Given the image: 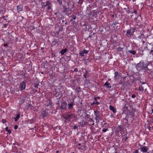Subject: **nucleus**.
I'll return each instance as SVG.
<instances>
[{"instance_id": "obj_36", "label": "nucleus", "mask_w": 153, "mask_h": 153, "mask_svg": "<svg viewBox=\"0 0 153 153\" xmlns=\"http://www.w3.org/2000/svg\"><path fill=\"white\" fill-rule=\"evenodd\" d=\"M51 8V7L49 6H48L47 7V10H50Z\"/></svg>"}, {"instance_id": "obj_23", "label": "nucleus", "mask_w": 153, "mask_h": 153, "mask_svg": "<svg viewBox=\"0 0 153 153\" xmlns=\"http://www.w3.org/2000/svg\"><path fill=\"white\" fill-rule=\"evenodd\" d=\"M63 117L66 120H69L68 116V114L66 115V116L65 117Z\"/></svg>"}, {"instance_id": "obj_21", "label": "nucleus", "mask_w": 153, "mask_h": 153, "mask_svg": "<svg viewBox=\"0 0 153 153\" xmlns=\"http://www.w3.org/2000/svg\"><path fill=\"white\" fill-rule=\"evenodd\" d=\"M25 100L24 99H21L19 101V103L20 104H22L25 102Z\"/></svg>"}, {"instance_id": "obj_48", "label": "nucleus", "mask_w": 153, "mask_h": 153, "mask_svg": "<svg viewBox=\"0 0 153 153\" xmlns=\"http://www.w3.org/2000/svg\"><path fill=\"white\" fill-rule=\"evenodd\" d=\"M122 50H123V49H122V48H120V51H122Z\"/></svg>"}, {"instance_id": "obj_7", "label": "nucleus", "mask_w": 153, "mask_h": 153, "mask_svg": "<svg viewBox=\"0 0 153 153\" xmlns=\"http://www.w3.org/2000/svg\"><path fill=\"white\" fill-rule=\"evenodd\" d=\"M67 105L66 102L65 101H63L60 106L61 108L62 109H65Z\"/></svg>"}, {"instance_id": "obj_15", "label": "nucleus", "mask_w": 153, "mask_h": 153, "mask_svg": "<svg viewBox=\"0 0 153 153\" xmlns=\"http://www.w3.org/2000/svg\"><path fill=\"white\" fill-rule=\"evenodd\" d=\"M73 103L72 102L68 104V108L69 109H72L73 108Z\"/></svg>"}, {"instance_id": "obj_39", "label": "nucleus", "mask_w": 153, "mask_h": 153, "mask_svg": "<svg viewBox=\"0 0 153 153\" xmlns=\"http://www.w3.org/2000/svg\"><path fill=\"white\" fill-rule=\"evenodd\" d=\"M133 13H134L135 14H136L137 13V11L136 10H134L133 11Z\"/></svg>"}, {"instance_id": "obj_26", "label": "nucleus", "mask_w": 153, "mask_h": 153, "mask_svg": "<svg viewBox=\"0 0 153 153\" xmlns=\"http://www.w3.org/2000/svg\"><path fill=\"white\" fill-rule=\"evenodd\" d=\"M57 1L59 4H62V1L61 0H58Z\"/></svg>"}, {"instance_id": "obj_47", "label": "nucleus", "mask_w": 153, "mask_h": 153, "mask_svg": "<svg viewBox=\"0 0 153 153\" xmlns=\"http://www.w3.org/2000/svg\"><path fill=\"white\" fill-rule=\"evenodd\" d=\"M142 42H143V44L144 43H145V42L144 41H142Z\"/></svg>"}, {"instance_id": "obj_35", "label": "nucleus", "mask_w": 153, "mask_h": 153, "mask_svg": "<svg viewBox=\"0 0 153 153\" xmlns=\"http://www.w3.org/2000/svg\"><path fill=\"white\" fill-rule=\"evenodd\" d=\"M17 128H18V126L17 125H16L14 127V129H17Z\"/></svg>"}, {"instance_id": "obj_37", "label": "nucleus", "mask_w": 153, "mask_h": 153, "mask_svg": "<svg viewBox=\"0 0 153 153\" xmlns=\"http://www.w3.org/2000/svg\"><path fill=\"white\" fill-rule=\"evenodd\" d=\"M79 124L82 127L83 126V125L82 124V123H81V122H80L79 123Z\"/></svg>"}, {"instance_id": "obj_24", "label": "nucleus", "mask_w": 153, "mask_h": 153, "mask_svg": "<svg viewBox=\"0 0 153 153\" xmlns=\"http://www.w3.org/2000/svg\"><path fill=\"white\" fill-rule=\"evenodd\" d=\"M117 129L119 130V131H118V132H119V131H120L122 130V128L120 126H119L118 127V128H117Z\"/></svg>"}, {"instance_id": "obj_51", "label": "nucleus", "mask_w": 153, "mask_h": 153, "mask_svg": "<svg viewBox=\"0 0 153 153\" xmlns=\"http://www.w3.org/2000/svg\"><path fill=\"white\" fill-rule=\"evenodd\" d=\"M153 50H151V52H153Z\"/></svg>"}, {"instance_id": "obj_14", "label": "nucleus", "mask_w": 153, "mask_h": 153, "mask_svg": "<svg viewBox=\"0 0 153 153\" xmlns=\"http://www.w3.org/2000/svg\"><path fill=\"white\" fill-rule=\"evenodd\" d=\"M17 9L19 12L21 11L22 10L23 7L19 5L17 7Z\"/></svg>"}, {"instance_id": "obj_9", "label": "nucleus", "mask_w": 153, "mask_h": 153, "mask_svg": "<svg viewBox=\"0 0 153 153\" xmlns=\"http://www.w3.org/2000/svg\"><path fill=\"white\" fill-rule=\"evenodd\" d=\"M148 149L146 146H143L141 148V151L143 152H147Z\"/></svg>"}, {"instance_id": "obj_34", "label": "nucleus", "mask_w": 153, "mask_h": 153, "mask_svg": "<svg viewBox=\"0 0 153 153\" xmlns=\"http://www.w3.org/2000/svg\"><path fill=\"white\" fill-rule=\"evenodd\" d=\"M74 71L76 72L78 71V69L76 68H75L74 69Z\"/></svg>"}, {"instance_id": "obj_33", "label": "nucleus", "mask_w": 153, "mask_h": 153, "mask_svg": "<svg viewBox=\"0 0 153 153\" xmlns=\"http://www.w3.org/2000/svg\"><path fill=\"white\" fill-rule=\"evenodd\" d=\"M134 153H138V150H135Z\"/></svg>"}, {"instance_id": "obj_53", "label": "nucleus", "mask_w": 153, "mask_h": 153, "mask_svg": "<svg viewBox=\"0 0 153 153\" xmlns=\"http://www.w3.org/2000/svg\"><path fill=\"white\" fill-rule=\"evenodd\" d=\"M152 112H153V110H152Z\"/></svg>"}, {"instance_id": "obj_19", "label": "nucleus", "mask_w": 153, "mask_h": 153, "mask_svg": "<svg viewBox=\"0 0 153 153\" xmlns=\"http://www.w3.org/2000/svg\"><path fill=\"white\" fill-rule=\"evenodd\" d=\"M144 35L143 33H141L139 36L138 37V38L139 39H141L143 37Z\"/></svg>"}, {"instance_id": "obj_54", "label": "nucleus", "mask_w": 153, "mask_h": 153, "mask_svg": "<svg viewBox=\"0 0 153 153\" xmlns=\"http://www.w3.org/2000/svg\"><path fill=\"white\" fill-rule=\"evenodd\" d=\"M146 48H147V47L146 46L145 47Z\"/></svg>"}, {"instance_id": "obj_44", "label": "nucleus", "mask_w": 153, "mask_h": 153, "mask_svg": "<svg viewBox=\"0 0 153 153\" xmlns=\"http://www.w3.org/2000/svg\"><path fill=\"white\" fill-rule=\"evenodd\" d=\"M7 44H5L4 45V46H7Z\"/></svg>"}, {"instance_id": "obj_8", "label": "nucleus", "mask_w": 153, "mask_h": 153, "mask_svg": "<svg viewBox=\"0 0 153 153\" xmlns=\"http://www.w3.org/2000/svg\"><path fill=\"white\" fill-rule=\"evenodd\" d=\"M89 52V51H87L85 50H84L82 51H80L79 52V54L81 56H84V54L87 53Z\"/></svg>"}, {"instance_id": "obj_10", "label": "nucleus", "mask_w": 153, "mask_h": 153, "mask_svg": "<svg viewBox=\"0 0 153 153\" xmlns=\"http://www.w3.org/2000/svg\"><path fill=\"white\" fill-rule=\"evenodd\" d=\"M88 123L90 126H93L94 124V121L92 119L90 118L89 120Z\"/></svg>"}, {"instance_id": "obj_17", "label": "nucleus", "mask_w": 153, "mask_h": 153, "mask_svg": "<svg viewBox=\"0 0 153 153\" xmlns=\"http://www.w3.org/2000/svg\"><path fill=\"white\" fill-rule=\"evenodd\" d=\"M20 116V114H18L16 116V117H15L14 118H15V121L16 122L17 121L18 119L19 118Z\"/></svg>"}, {"instance_id": "obj_18", "label": "nucleus", "mask_w": 153, "mask_h": 153, "mask_svg": "<svg viewBox=\"0 0 153 153\" xmlns=\"http://www.w3.org/2000/svg\"><path fill=\"white\" fill-rule=\"evenodd\" d=\"M128 52L132 54L133 55H134L136 53V52L134 50H130L128 51Z\"/></svg>"}, {"instance_id": "obj_3", "label": "nucleus", "mask_w": 153, "mask_h": 153, "mask_svg": "<svg viewBox=\"0 0 153 153\" xmlns=\"http://www.w3.org/2000/svg\"><path fill=\"white\" fill-rule=\"evenodd\" d=\"M143 62L141 61L137 64L136 67L138 70L140 71L143 69Z\"/></svg>"}, {"instance_id": "obj_28", "label": "nucleus", "mask_w": 153, "mask_h": 153, "mask_svg": "<svg viewBox=\"0 0 153 153\" xmlns=\"http://www.w3.org/2000/svg\"><path fill=\"white\" fill-rule=\"evenodd\" d=\"M2 122L3 123H4L6 122V120L5 119H3L2 120Z\"/></svg>"}, {"instance_id": "obj_12", "label": "nucleus", "mask_w": 153, "mask_h": 153, "mask_svg": "<svg viewBox=\"0 0 153 153\" xmlns=\"http://www.w3.org/2000/svg\"><path fill=\"white\" fill-rule=\"evenodd\" d=\"M109 109L110 110L112 111L114 113L116 112V110L111 105H110L109 107Z\"/></svg>"}, {"instance_id": "obj_52", "label": "nucleus", "mask_w": 153, "mask_h": 153, "mask_svg": "<svg viewBox=\"0 0 153 153\" xmlns=\"http://www.w3.org/2000/svg\"><path fill=\"white\" fill-rule=\"evenodd\" d=\"M47 6V5H46H46H45L44 6Z\"/></svg>"}, {"instance_id": "obj_41", "label": "nucleus", "mask_w": 153, "mask_h": 153, "mask_svg": "<svg viewBox=\"0 0 153 153\" xmlns=\"http://www.w3.org/2000/svg\"><path fill=\"white\" fill-rule=\"evenodd\" d=\"M131 115L132 116V117H134V113H131Z\"/></svg>"}, {"instance_id": "obj_16", "label": "nucleus", "mask_w": 153, "mask_h": 153, "mask_svg": "<svg viewBox=\"0 0 153 153\" xmlns=\"http://www.w3.org/2000/svg\"><path fill=\"white\" fill-rule=\"evenodd\" d=\"M67 50L66 49H63L61 51L60 53L62 54L63 55L67 51Z\"/></svg>"}, {"instance_id": "obj_22", "label": "nucleus", "mask_w": 153, "mask_h": 153, "mask_svg": "<svg viewBox=\"0 0 153 153\" xmlns=\"http://www.w3.org/2000/svg\"><path fill=\"white\" fill-rule=\"evenodd\" d=\"M31 104L30 103L28 104L26 106V108L28 109L29 108H30V106H31Z\"/></svg>"}, {"instance_id": "obj_25", "label": "nucleus", "mask_w": 153, "mask_h": 153, "mask_svg": "<svg viewBox=\"0 0 153 153\" xmlns=\"http://www.w3.org/2000/svg\"><path fill=\"white\" fill-rule=\"evenodd\" d=\"M39 85V84L37 83V84H36L34 85V87L36 88H37L38 87V86Z\"/></svg>"}, {"instance_id": "obj_32", "label": "nucleus", "mask_w": 153, "mask_h": 153, "mask_svg": "<svg viewBox=\"0 0 153 153\" xmlns=\"http://www.w3.org/2000/svg\"><path fill=\"white\" fill-rule=\"evenodd\" d=\"M131 97L132 98H134L135 97V96L134 94H133L131 96Z\"/></svg>"}, {"instance_id": "obj_29", "label": "nucleus", "mask_w": 153, "mask_h": 153, "mask_svg": "<svg viewBox=\"0 0 153 153\" xmlns=\"http://www.w3.org/2000/svg\"><path fill=\"white\" fill-rule=\"evenodd\" d=\"M107 130V129H105V128H103L102 130V131L103 132H105Z\"/></svg>"}, {"instance_id": "obj_38", "label": "nucleus", "mask_w": 153, "mask_h": 153, "mask_svg": "<svg viewBox=\"0 0 153 153\" xmlns=\"http://www.w3.org/2000/svg\"><path fill=\"white\" fill-rule=\"evenodd\" d=\"M8 132V133L9 134H10L11 133V131H10V130H8V131H7Z\"/></svg>"}, {"instance_id": "obj_5", "label": "nucleus", "mask_w": 153, "mask_h": 153, "mask_svg": "<svg viewBox=\"0 0 153 153\" xmlns=\"http://www.w3.org/2000/svg\"><path fill=\"white\" fill-rule=\"evenodd\" d=\"M121 74L118 72H115L114 73V78L115 80H118L120 77Z\"/></svg>"}, {"instance_id": "obj_31", "label": "nucleus", "mask_w": 153, "mask_h": 153, "mask_svg": "<svg viewBox=\"0 0 153 153\" xmlns=\"http://www.w3.org/2000/svg\"><path fill=\"white\" fill-rule=\"evenodd\" d=\"M95 101V103L96 104H100V103L98 102L97 101V100Z\"/></svg>"}, {"instance_id": "obj_49", "label": "nucleus", "mask_w": 153, "mask_h": 153, "mask_svg": "<svg viewBox=\"0 0 153 153\" xmlns=\"http://www.w3.org/2000/svg\"><path fill=\"white\" fill-rule=\"evenodd\" d=\"M54 14L55 15H56L57 14V13H54Z\"/></svg>"}, {"instance_id": "obj_30", "label": "nucleus", "mask_w": 153, "mask_h": 153, "mask_svg": "<svg viewBox=\"0 0 153 153\" xmlns=\"http://www.w3.org/2000/svg\"><path fill=\"white\" fill-rule=\"evenodd\" d=\"M99 98H100V97H95L94 98V100H95V101H96V100H97V99H99Z\"/></svg>"}, {"instance_id": "obj_13", "label": "nucleus", "mask_w": 153, "mask_h": 153, "mask_svg": "<svg viewBox=\"0 0 153 153\" xmlns=\"http://www.w3.org/2000/svg\"><path fill=\"white\" fill-rule=\"evenodd\" d=\"M104 85L107 88H111V85H110V83L108 82L105 83L104 84Z\"/></svg>"}, {"instance_id": "obj_42", "label": "nucleus", "mask_w": 153, "mask_h": 153, "mask_svg": "<svg viewBox=\"0 0 153 153\" xmlns=\"http://www.w3.org/2000/svg\"><path fill=\"white\" fill-rule=\"evenodd\" d=\"M124 109H125V108H126V109H127V107H126L125 106L124 107Z\"/></svg>"}, {"instance_id": "obj_20", "label": "nucleus", "mask_w": 153, "mask_h": 153, "mask_svg": "<svg viewBox=\"0 0 153 153\" xmlns=\"http://www.w3.org/2000/svg\"><path fill=\"white\" fill-rule=\"evenodd\" d=\"M149 65V63H147L145 64H144V63L143 62V69H144V68H147Z\"/></svg>"}, {"instance_id": "obj_1", "label": "nucleus", "mask_w": 153, "mask_h": 153, "mask_svg": "<svg viewBox=\"0 0 153 153\" xmlns=\"http://www.w3.org/2000/svg\"><path fill=\"white\" fill-rule=\"evenodd\" d=\"M94 115L95 116V120L96 121V123L97 124L99 123L100 120L101 115L99 112L97 111H95L94 112Z\"/></svg>"}, {"instance_id": "obj_50", "label": "nucleus", "mask_w": 153, "mask_h": 153, "mask_svg": "<svg viewBox=\"0 0 153 153\" xmlns=\"http://www.w3.org/2000/svg\"><path fill=\"white\" fill-rule=\"evenodd\" d=\"M58 152H59V151H56V152L57 153H58Z\"/></svg>"}, {"instance_id": "obj_45", "label": "nucleus", "mask_w": 153, "mask_h": 153, "mask_svg": "<svg viewBox=\"0 0 153 153\" xmlns=\"http://www.w3.org/2000/svg\"><path fill=\"white\" fill-rule=\"evenodd\" d=\"M73 19H76V17L75 16H74L73 18Z\"/></svg>"}, {"instance_id": "obj_4", "label": "nucleus", "mask_w": 153, "mask_h": 153, "mask_svg": "<svg viewBox=\"0 0 153 153\" xmlns=\"http://www.w3.org/2000/svg\"><path fill=\"white\" fill-rule=\"evenodd\" d=\"M135 29L133 28L132 29H128L126 32V35L128 36H130L134 32Z\"/></svg>"}, {"instance_id": "obj_6", "label": "nucleus", "mask_w": 153, "mask_h": 153, "mask_svg": "<svg viewBox=\"0 0 153 153\" xmlns=\"http://www.w3.org/2000/svg\"><path fill=\"white\" fill-rule=\"evenodd\" d=\"M26 84L24 82H21L19 86V88L21 90H22L25 88Z\"/></svg>"}, {"instance_id": "obj_11", "label": "nucleus", "mask_w": 153, "mask_h": 153, "mask_svg": "<svg viewBox=\"0 0 153 153\" xmlns=\"http://www.w3.org/2000/svg\"><path fill=\"white\" fill-rule=\"evenodd\" d=\"M69 120L71 119L76 117V115L75 114H68Z\"/></svg>"}, {"instance_id": "obj_40", "label": "nucleus", "mask_w": 153, "mask_h": 153, "mask_svg": "<svg viewBox=\"0 0 153 153\" xmlns=\"http://www.w3.org/2000/svg\"><path fill=\"white\" fill-rule=\"evenodd\" d=\"M8 127H7L6 128H5L6 130L7 131L8 130Z\"/></svg>"}, {"instance_id": "obj_55", "label": "nucleus", "mask_w": 153, "mask_h": 153, "mask_svg": "<svg viewBox=\"0 0 153 153\" xmlns=\"http://www.w3.org/2000/svg\"><path fill=\"white\" fill-rule=\"evenodd\" d=\"M147 153H149L148 152Z\"/></svg>"}, {"instance_id": "obj_27", "label": "nucleus", "mask_w": 153, "mask_h": 153, "mask_svg": "<svg viewBox=\"0 0 153 153\" xmlns=\"http://www.w3.org/2000/svg\"><path fill=\"white\" fill-rule=\"evenodd\" d=\"M78 126H77L76 125H74L73 127V129H75L78 128Z\"/></svg>"}, {"instance_id": "obj_43", "label": "nucleus", "mask_w": 153, "mask_h": 153, "mask_svg": "<svg viewBox=\"0 0 153 153\" xmlns=\"http://www.w3.org/2000/svg\"><path fill=\"white\" fill-rule=\"evenodd\" d=\"M95 104H96V103H95V102H94L93 103H92V105Z\"/></svg>"}, {"instance_id": "obj_2", "label": "nucleus", "mask_w": 153, "mask_h": 153, "mask_svg": "<svg viewBox=\"0 0 153 153\" xmlns=\"http://www.w3.org/2000/svg\"><path fill=\"white\" fill-rule=\"evenodd\" d=\"M147 87V85L145 82H143L141 85H139V90L142 91L145 90V91H146V88Z\"/></svg>"}, {"instance_id": "obj_46", "label": "nucleus", "mask_w": 153, "mask_h": 153, "mask_svg": "<svg viewBox=\"0 0 153 153\" xmlns=\"http://www.w3.org/2000/svg\"><path fill=\"white\" fill-rule=\"evenodd\" d=\"M84 77H86V74H84Z\"/></svg>"}]
</instances>
